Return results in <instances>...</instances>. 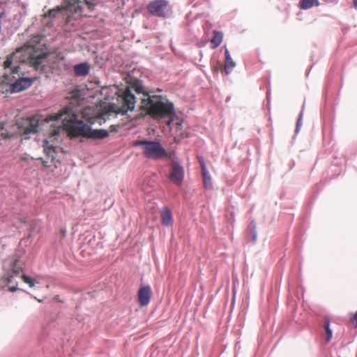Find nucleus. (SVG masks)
<instances>
[{"instance_id":"18","label":"nucleus","mask_w":357,"mask_h":357,"mask_svg":"<svg viewBox=\"0 0 357 357\" xmlns=\"http://www.w3.org/2000/svg\"><path fill=\"white\" fill-rule=\"evenodd\" d=\"M318 0H301L299 1V6L301 9H309L313 6H319Z\"/></svg>"},{"instance_id":"7","label":"nucleus","mask_w":357,"mask_h":357,"mask_svg":"<svg viewBox=\"0 0 357 357\" xmlns=\"http://www.w3.org/2000/svg\"><path fill=\"white\" fill-rule=\"evenodd\" d=\"M79 1L76 0H65L61 6H58L53 9H50L47 13L44 15L45 17L55 18L58 14L62 11H71L73 9L75 12L81 10L79 6Z\"/></svg>"},{"instance_id":"10","label":"nucleus","mask_w":357,"mask_h":357,"mask_svg":"<svg viewBox=\"0 0 357 357\" xmlns=\"http://www.w3.org/2000/svg\"><path fill=\"white\" fill-rule=\"evenodd\" d=\"M139 303L141 306L149 305L151 298V289L149 286L141 287L137 294Z\"/></svg>"},{"instance_id":"30","label":"nucleus","mask_w":357,"mask_h":357,"mask_svg":"<svg viewBox=\"0 0 357 357\" xmlns=\"http://www.w3.org/2000/svg\"><path fill=\"white\" fill-rule=\"evenodd\" d=\"M43 166H44V167H49V165H47V162H45V161H43Z\"/></svg>"},{"instance_id":"3","label":"nucleus","mask_w":357,"mask_h":357,"mask_svg":"<svg viewBox=\"0 0 357 357\" xmlns=\"http://www.w3.org/2000/svg\"><path fill=\"white\" fill-rule=\"evenodd\" d=\"M155 96L142 99L141 107L146 111V113L155 119L164 118L172 119L175 115L174 104L166 100H153Z\"/></svg>"},{"instance_id":"13","label":"nucleus","mask_w":357,"mask_h":357,"mask_svg":"<svg viewBox=\"0 0 357 357\" xmlns=\"http://www.w3.org/2000/svg\"><path fill=\"white\" fill-rule=\"evenodd\" d=\"M160 218L162 224L169 227L173 224V216L171 211L167 208H164L160 211Z\"/></svg>"},{"instance_id":"28","label":"nucleus","mask_w":357,"mask_h":357,"mask_svg":"<svg viewBox=\"0 0 357 357\" xmlns=\"http://www.w3.org/2000/svg\"><path fill=\"white\" fill-rule=\"evenodd\" d=\"M66 22H70V16L68 15V16L66 17Z\"/></svg>"},{"instance_id":"9","label":"nucleus","mask_w":357,"mask_h":357,"mask_svg":"<svg viewBox=\"0 0 357 357\" xmlns=\"http://www.w3.org/2000/svg\"><path fill=\"white\" fill-rule=\"evenodd\" d=\"M183 168L177 162H173L170 172V180L177 185H180L183 179Z\"/></svg>"},{"instance_id":"6","label":"nucleus","mask_w":357,"mask_h":357,"mask_svg":"<svg viewBox=\"0 0 357 357\" xmlns=\"http://www.w3.org/2000/svg\"><path fill=\"white\" fill-rule=\"evenodd\" d=\"M18 125L19 134L28 139L29 135L35 134L38 132L39 129V117L33 116L31 118L24 119L20 124Z\"/></svg>"},{"instance_id":"16","label":"nucleus","mask_w":357,"mask_h":357,"mask_svg":"<svg viewBox=\"0 0 357 357\" xmlns=\"http://www.w3.org/2000/svg\"><path fill=\"white\" fill-rule=\"evenodd\" d=\"M225 70L227 74H229L231 69L235 66V62L231 58L229 52L227 49L225 51Z\"/></svg>"},{"instance_id":"2","label":"nucleus","mask_w":357,"mask_h":357,"mask_svg":"<svg viewBox=\"0 0 357 357\" xmlns=\"http://www.w3.org/2000/svg\"><path fill=\"white\" fill-rule=\"evenodd\" d=\"M77 111L71 106L65 107L59 113L49 116L47 121L62 119L63 126L71 138L86 137L89 126L84 121L77 119Z\"/></svg>"},{"instance_id":"31","label":"nucleus","mask_w":357,"mask_h":357,"mask_svg":"<svg viewBox=\"0 0 357 357\" xmlns=\"http://www.w3.org/2000/svg\"><path fill=\"white\" fill-rule=\"evenodd\" d=\"M354 6H355V8H357V1H354Z\"/></svg>"},{"instance_id":"22","label":"nucleus","mask_w":357,"mask_h":357,"mask_svg":"<svg viewBox=\"0 0 357 357\" xmlns=\"http://www.w3.org/2000/svg\"><path fill=\"white\" fill-rule=\"evenodd\" d=\"M0 135L1 136V137L3 139H12L13 137H15V134L11 133V132H10L9 131H7V130H3L0 133Z\"/></svg>"},{"instance_id":"17","label":"nucleus","mask_w":357,"mask_h":357,"mask_svg":"<svg viewBox=\"0 0 357 357\" xmlns=\"http://www.w3.org/2000/svg\"><path fill=\"white\" fill-rule=\"evenodd\" d=\"M213 36L211 40V45L212 48L215 49L218 47L222 41V33L218 31H213Z\"/></svg>"},{"instance_id":"29","label":"nucleus","mask_w":357,"mask_h":357,"mask_svg":"<svg viewBox=\"0 0 357 357\" xmlns=\"http://www.w3.org/2000/svg\"><path fill=\"white\" fill-rule=\"evenodd\" d=\"M17 289V287H12V288L10 289V291H12V292L15 291Z\"/></svg>"},{"instance_id":"25","label":"nucleus","mask_w":357,"mask_h":357,"mask_svg":"<svg viewBox=\"0 0 357 357\" xmlns=\"http://www.w3.org/2000/svg\"><path fill=\"white\" fill-rule=\"evenodd\" d=\"M85 1V3L87 5L88 8L90 9V10H93L94 8H95V6L96 4L91 2V1H89L87 0H84Z\"/></svg>"},{"instance_id":"14","label":"nucleus","mask_w":357,"mask_h":357,"mask_svg":"<svg viewBox=\"0 0 357 357\" xmlns=\"http://www.w3.org/2000/svg\"><path fill=\"white\" fill-rule=\"evenodd\" d=\"M89 70L90 66L87 63H82L74 66V72L77 76H86Z\"/></svg>"},{"instance_id":"12","label":"nucleus","mask_w":357,"mask_h":357,"mask_svg":"<svg viewBox=\"0 0 357 357\" xmlns=\"http://www.w3.org/2000/svg\"><path fill=\"white\" fill-rule=\"evenodd\" d=\"M67 98L70 100V104L73 105H78L84 99L83 91L75 89L69 93Z\"/></svg>"},{"instance_id":"27","label":"nucleus","mask_w":357,"mask_h":357,"mask_svg":"<svg viewBox=\"0 0 357 357\" xmlns=\"http://www.w3.org/2000/svg\"><path fill=\"white\" fill-rule=\"evenodd\" d=\"M301 118H299L297 121V123H296V130H298V126L299 125L301 124Z\"/></svg>"},{"instance_id":"11","label":"nucleus","mask_w":357,"mask_h":357,"mask_svg":"<svg viewBox=\"0 0 357 357\" xmlns=\"http://www.w3.org/2000/svg\"><path fill=\"white\" fill-rule=\"evenodd\" d=\"M109 136V132L104 129H91V126H89L88 132L86 134V138L92 139H102Z\"/></svg>"},{"instance_id":"8","label":"nucleus","mask_w":357,"mask_h":357,"mask_svg":"<svg viewBox=\"0 0 357 357\" xmlns=\"http://www.w3.org/2000/svg\"><path fill=\"white\" fill-rule=\"evenodd\" d=\"M167 6L168 2L165 0H155L148 4L147 10L153 15L165 17L166 16L165 10Z\"/></svg>"},{"instance_id":"4","label":"nucleus","mask_w":357,"mask_h":357,"mask_svg":"<svg viewBox=\"0 0 357 357\" xmlns=\"http://www.w3.org/2000/svg\"><path fill=\"white\" fill-rule=\"evenodd\" d=\"M132 92H135L137 95H142V98H148L151 97L147 92L144 91L142 83L139 81H135L130 87L127 88L121 96H119L118 100L121 102V105L117 107L115 112L122 114H126L128 111H132L135 108V96Z\"/></svg>"},{"instance_id":"20","label":"nucleus","mask_w":357,"mask_h":357,"mask_svg":"<svg viewBox=\"0 0 357 357\" xmlns=\"http://www.w3.org/2000/svg\"><path fill=\"white\" fill-rule=\"evenodd\" d=\"M325 331H326V341L329 342L332 337V330L330 328V321L326 319L325 322Z\"/></svg>"},{"instance_id":"32","label":"nucleus","mask_w":357,"mask_h":357,"mask_svg":"<svg viewBox=\"0 0 357 357\" xmlns=\"http://www.w3.org/2000/svg\"><path fill=\"white\" fill-rule=\"evenodd\" d=\"M213 70H214V71L218 70V68H214Z\"/></svg>"},{"instance_id":"26","label":"nucleus","mask_w":357,"mask_h":357,"mask_svg":"<svg viewBox=\"0 0 357 357\" xmlns=\"http://www.w3.org/2000/svg\"><path fill=\"white\" fill-rule=\"evenodd\" d=\"M6 124V122H3V121L0 122V130H3Z\"/></svg>"},{"instance_id":"5","label":"nucleus","mask_w":357,"mask_h":357,"mask_svg":"<svg viewBox=\"0 0 357 357\" xmlns=\"http://www.w3.org/2000/svg\"><path fill=\"white\" fill-rule=\"evenodd\" d=\"M134 146H140L143 154L149 159L160 160L168 155V153L159 142L137 140L134 142Z\"/></svg>"},{"instance_id":"23","label":"nucleus","mask_w":357,"mask_h":357,"mask_svg":"<svg viewBox=\"0 0 357 357\" xmlns=\"http://www.w3.org/2000/svg\"><path fill=\"white\" fill-rule=\"evenodd\" d=\"M197 158H198L199 162L200 164V166L202 167V172H205L206 170H207L204 158L202 157H199V156H198Z\"/></svg>"},{"instance_id":"15","label":"nucleus","mask_w":357,"mask_h":357,"mask_svg":"<svg viewBox=\"0 0 357 357\" xmlns=\"http://www.w3.org/2000/svg\"><path fill=\"white\" fill-rule=\"evenodd\" d=\"M43 149L46 155L54 160L56 158V148L51 144L47 140L43 142Z\"/></svg>"},{"instance_id":"19","label":"nucleus","mask_w":357,"mask_h":357,"mask_svg":"<svg viewBox=\"0 0 357 357\" xmlns=\"http://www.w3.org/2000/svg\"><path fill=\"white\" fill-rule=\"evenodd\" d=\"M202 178H203V182L205 188L206 189H211L212 188V182L211 176L208 174V170H206L205 172H202Z\"/></svg>"},{"instance_id":"1","label":"nucleus","mask_w":357,"mask_h":357,"mask_svg":"<svg viewBox=\"0 0 357 357\" xmlns=\"http://www.w3.org/2000/svg\"><path fill=\"white\" fill-rule=\"evenodd\" d=\"M40 40V37L36 36L6 56L0 72V85L9 84L14 92L22 91L31 85L30 79L22 77L20 63H27L36 70L42 68L49 54Z\"/></svg>"},{"instance_id":"24","label":"nucleus","mask_w":357,"mask_h":357,"mask_svg":"<svg viewBox=\"0 0 357 357\" xmlns=\"http://www.w3.org/2000/svg\"><path fill=\"white\" fill-rule=\"evenodd\" d=\"M350 321L355 328H357V311L351 317Z\"/></svg>"},{"instance_id":"21","label":"nucleus","mask_w":357,"mask_h":357,"mask_svg":"<svg viewBox=\"0 0 357 357\" xmlns=\"http://www.w3.org/2000/svg\"><path fill=\"white\" fill-rule=\"evenodd\" d=\"M22 280L29 284V286L30 287H33L35 284L37 283V282L32 278L29 277V276H27L26 275H23L22 277Z\"/></svg>"}]
</instances>
